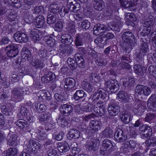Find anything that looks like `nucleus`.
I'll return each instance as SVG.
<instances>
[{"label":"nucleus","instance_id":"338daca9","mask_svg":"<svg viewBox=\"0 0 156 156\" xmlns=\"http://www.w3.org/2000/svg\"><path fill=\"white\" fill-rule=\"evenodd\" d=\"M155 117V116L154 114H150L147 115L145 117V120L147 121H149Z\"/></svg>","mask_w":156,"mask_h":156},{"label":"nucleus","instance_id":"473e14b6","mask_svg":"<svg viewBox=\"0 0 156 156\" xmlns=\"http://www.w3.org/2000/svg\"><path fill=\"white\" fill-rule=\"evenodd\" d=\"M75 58L77 64H78L80 67H83L84 66V60L79 54H76L75 55Z\"/></svg>","mask_w":156,"mask_h":156},{"label":"nucleus","instance_id":"423d86ee","mask_svg":"<svg viewBox=\"0 0 156 156\" xmlns=\"http://www.w3.org/2000/svg\"><path fill=\"white\" fill-rule=\"evenodd\" d=\"M135 92L138 94H143L144 95L147 96L151 94V90L149 87L139 85L136 87Z\"/></svg>","mask_w":156,"mask_h":156},{"label":"nucleus","instance_id":"8fccbe9b","mask_svg":"<svg viewBox=\"0 0 156 156\" xmlns=\"http://www.w3.org/2000/svg\"><path fill=\"white\" fill-rule=\"evenodd\" d=\"M82 37L80 35L76 36L75 41V44L76 46H81L83 44Z\"/></svg>","mask_w":156,"mask_h":156},{"label":"nucleus","instance_id":"a878e982","mask_svg":"<svg viewBox=\"0 0 156 156\" xmlns=\"http://www.w3.org/2000/svg\"><path fill=\"white\" fill-rule=\"evenodd\" d=\"M18 151L16 148H10L5 152L6 156H16Z\"/></svg>","mask_w":156,"mask_h":156},{"label":"nucleus","instance_id":"5fc2aeb1","mask_svg":"<svg viewBox=\"0 0 156 156\" xmlns=\"http://www.w3.org/2000/svg\"><path fill=\"white\" fill-rule=\"evenodd\" d=\"M62 23L61 21H59L55 24V30L57 31H60L62 29Z\"/></svg>","mask_w":156,"mask_h":156},{"label":"nucleus","instance_id":"4c0bfd02","mask_svg":"<svg viewBox=\"0 0 156 156\" xmlns=\"http://www.w3.org/2000/svg\"><path fill=\"white\" fill-rule=\"evenodd\" d=\"M105 41V39L103 37V35L98 37L94 40L95 42L98 45L101 47L102 46V44H104Z\"/></svg>","mask_w":156,"mask_h":156},{"label":"nucleus","instance_id":"864d4df0","mask_svg":"<svg viewBox=\"0 0 156 156\" xmlns=\"http://www.w3.org/2000/svg\"><path fill=\"white\" fill-rule=\"evenodd\" d=\"M32 65L36 68H38L41 67L42 64L39 60H36L33 61Z\"/></svg>","mask_w":156,"mask_h":156},{"label":"nucleus","instance_id":"0e129e2a","mask_svg":"<svg viewBox=\"0 0 156 156\" xmlns=\"http://www.w3.org/2000/svg\"><path fill=\"white\" fill-rule=\"evenodd\" d=\"M141 49L143 53H146L148 49V46L146 43H143Z\"/></svg>","mask_w":156,"mask_h":156},{"label":"nucleus","instance_id":"49530a36","mask_svg":"<svg viewBox=\"0 0 156 156\" xmlns=\"http://www.w3.org/2000/svg\"><path fill=\"white\" fill-rule=\"evenodd\" d=\"M122 82L123 83V85L126 87L130 86L132 85L134 83V80L133 79H129V81L128 82H127L126 79H123L122 80Z\"/></svg>","mask_w":156,"mask_h":156},{"label":"nucleus","instance_id":"603ef678","mask_svg":"<svg viewBox=\"0 0 156 156\" xmlns=\"http://www.w3.org/2000/svg\"><path fill=\"white\" fill-rule=\"evenodd\" d=\"M56 20L55 17L53 16L49 15L47 19V22L49 24H53L55 22Z\"/></svg>","mask_w":156,"mask_h":156},{"label":"nucleus","instance_id":"e2e57ef3","mask_svg":"<svg viewBox=\"0 0 156 156\" xmlns=\"http://www.w3.org/2000/svg\"><path fill=\"white\" fill-rule=\"evenodd\" d=\"M28 111L27 109L24 107H22L21 108L20 110V113L21 115L23 116H26L27 115Z\"/></svg>","mask_w":156,"mask_h":156},{"label":"nucleus","instance_id":"69168bd1","mask_svg":"<svg viewBox=\"0 0 156 156\" xmlns=\"http://www.w3.org/2000/svg\"><path fill=\"white\" fill-rule=\"evenodd\" d=\"M38 138L40 140H43L45 139L46 137V135L44 133L40 132L37 135Z\"/></svg>","mask_w":156,"mask_h":156},{"label":"nucleus","instance_id":"052dcab7","mask_svg":"<svg viewBox=\"0 0 156 156\" xmlns=\"http://www.w3.org/2000/svg\"><path fill=\"white\" fill-rule=\"evenodd\" d=\"M114 36L113 34L111 33H108L106 34L103 35V37L105 39L106 41L107 40L113 38Z\"/></svg>","mask_w":156,"mask_h":156},{"label":"nucleus","instance_id":"774afa93","mask_svg":"<svg viewBox=\"0 0 156 156\" xmlns=\"http://www.w3.org/2000/svg\"><path fill=\"white\" fill-rule=\"evenodd\" d=\"M55 99L58 101H62L64 100V98L60 95L58 94H56L55 95Z\"/></svg>","mask_w":156,"mask_h":156},{"label":"nucleus","instance_id":"4be33fe9","mask_svg":"<svg viewBox=\"0 0 156 156\" xmlns=\"http://www.w3.org/2000/svg\"><path fill=\"white\" fill-rule=\"evenodd\" d=\"M115 138L120 142H123L125 139V137L123 135V131L120 129L116 131L115 134Z\"/></svg>","mask_w":156,"mask_h":156},{"label":"nucleus","instance_id":"6ab92c4d","mask_svg":"<svg viewBox=\"0 0 156 156\" xmlns=\"http://www.w3.org/2000/svg\"><path fill=\"white\" fill-rule=\"evenodd\" d=\"M125 20L128 25H132V23L136 20L135 15L132 13H128L125 15Z\"/></svg>","mask_w":156,"mask_h":156},{"label":"nucleus","instance_id":"f704fd0d","mask_svg":"<svg viewBox=\"0 0 156 156\" xmlns=\"http://www.w3.org/2000/svg\"><path fill=\"white\" fill-rule=\"evenodd\" d=\"M23 19L27 23L30 24L33 22V17L31 14L26 13L24 16Z\"/></svg>","mask_w":156,"mask_h":156},{"label":"nucleus","instance_id":"4468645a","mask_svg":"<svg viewBox=\"0 0 156 156\" xmlns=\"http://www.w3.org/2000/svg\"><path fill=\"white\" fill-rule=\"evenodd\" d=\"M106 31V26L103 24H98L94 28V34L96 35H99Z\"/></svg>","mask_w":156,"mask_h":156},{"label":"nucleus","instance_id":"37998d69","mask_svg":"<svg viewBox=\"0 0 156 156\" xmlns=\"http://www.w3.org/2000/svg\"><path fill=\"white\" fill-rule=\"evenodd\" d=\"M90 26V23L87 20H84L81 23L80 27L83 29L87 30L88 29Z\"/></svg>","mask_w":156,"mask_h":156},{"label":"nucleus","instance_id":"f03ea898","mask_svg":"<svg viewBox=\"0 0 156 156\" xmlns=\"http://www.w3.org/2000/svg\"><path fill=\"white\" fill-rule=\"evenodd\" d=\"M18 46L16 44H12L6 47L7 54L9 57H15L18 53Z\"/></svg>","mask_w":156,"mask_h":156},{"label":"nucleus","instance_id":"ddd939ff","mask_svg":"<svg viewBox=\"0 0 156 156\" xmlns=\"http://www.w3.org/2000/svg\"><path fill=\"white\" fill-rule=\"evenodd\" d=\"M105 87L106 90H108L109 89L111 92L113 91V90L116 88H117L119 86L117 81L115 80H111L110 81H107L105 83Z\"/></svg>","mask_w":156,"mask_h":156},{"label":"nucleus","instance_id":"cd10ccee","mask_svg":"<svg viewBox=\"0 0 156 156\" xmlns=\"http://www.w3.org/2000/svg\"><path fill=\"white\" fill-rule=\"evenodd\" d=\"M21 56L23 58L28 60V58L31 56L30 52L26 48H24L21 52Z\"/></svg>","mask_w":156,"mask_h":156},{"label":"nucleus","instance_id":"aec40b11","mask_svg":"<svg viewBox=\"0 0 156 156\" xmlns=\"http://www.w3.org/2000/svg\"><path fill=\"white\" fill-rule=\"evenodd\" d=\"M64 82V87L68 89L72 88L75 84V80L71 78H67L65 79Z\"/></svg>","mask_w":156,"mask_h":156},{"label":"nucleus","instance_id":"0eeeda50","mask_svg":"<svg viewBox=\"0 0 156 156\" xmlns=\"http://www.w3.org/2000/svg\"><path fill=\"white\" fill-rule=\"evenodd\" d=\"M112 145L111 141L108 139L103 141L102 147L100 149V153L103 155H105L107 152L108 149H109L112 147Z\"/></svg>","mask_w":156,"mask_h":156},{"label":"nucleus","instance_id":"a19ab883","mask_svg":"<svg viewBox=\"0 0 156 156\" xmlns=\"http://www.w3.org/2000/svg\"><path fill=\"white\" fill-rule=\"evenodd\" d=\"M64 136V133L62 131L60 132L57 134H54L53 135V138L58 141L62 140Z\"/></svg>","mask_w":156,"mask_h":156},{"label":"nucleus","instance_id":"de8ad7c7","mask_svg":"<svg viewBox=\"0 0 156 156\" xmlns=\"http://www.w3.org/2000/svg\"><path fill=\"white\" fill-rule=\"evenodd\" d=\"M103 134L107 137H109L113 134L112 130L110 128L106 129L103 132Z\"/></svg>","mask_w":156,"mask_h":156},{"label":"nucleus","instance_id":"a211bd4d","mask_svg":"<svg viewBox=\"0 0 156 156\" xmlns=\"http://www.w3.org/2000/svg\"><path fill=\"white\" fill-rule=\"evenodd\" d=\"M58 150L61 152H65L68 151L69 146L68 143L66 141L59 143L58 146Z\"/></svg>","mask_w":156,"mask_h":156},{"label":"nucleus","instance_id":"58836bf2","mask_svg":"<svg viewBox=\"0 0 156 156\" xmlns=\"http://www.w3.org/2000/svg\"><path fill=\"white\" fill-rule=\"evenodd\" d=\"M16 125L18 126L20 129H23L26 125L27 124V122L24 120L20 119L16 122Z\"/></svg>","mask_w":156,"mask_h":156},{"label":"nucleus","instance_id":"79ce46f5","mask_svg":"<svg viewBox=\"0 0 156 156\" xmlns=\"http://www.w3.org/2000/svg\"><path fill=\"white\" fill-rule=\"evenodd\" d=\"M44 40L47 44L50 45L51 46L53 44L54 42L55 41L49 35L45 36L44 38Z\"/></svg>","mask_w":156,"mask_h":156},{"label":"nucleus","instance_id":"6e6552de","mask_svg":"<svg viewBox=\"0 0 156 156\" xmlns=\"http://www.w3.org/2000/svg\"><path fill=\"white\" fill-rule=\"evenodd\" d=\"M59 109L61 113L65 116L68 115L73 111V108L72 106L68 104L62 105Z\"/></svg>","mask_w":156,"mask_h":156},{"label":"nucleus","instance_id":"5701e85b","mask_svg":"<svg viewBox=\"0 0 156 156\" xmlns=\"http://www.w3.org/2000/svg\"><path fill=\"white\" fill-rule=\"evenodd\" d=\"M44 19L41 16H39L35 19V25L37 27L40 28L42 27L44 23Z\"/></svg>","mask_w":156,"mask_h":156},{"label":"nucleus","instance_id":"e433bc0d","mask_svg":"<svg viewBox=\"0 0 156 156\" xmlns=\"http://www.w3.org/2000/svg\"><path fill=\"white\" fill-rule=\"evenodd\" d=\"M37 96L40 98H41L43 100H50L51 98L50 96H48L47 92L45 91H40L38 92Z\"/></svg>","mask_w":156,"mask_h":156},{"label":"nucleus","instance_id":"f3484780","mask_svg":"<svg viewBox=\"0 0 156 156\" xmlns=\"http://www.w3.org/2000/svg\"><path fill=\"white\" fill-rule=\"evenodd\" d=\"M119 111V107L114 105H110L108 108V113L111 115H116L118 114Z\"/></svg>","mask_w":156,"mask_h":156},{"label":"nucleus","instance_id":"412c9836","mask_svg":"<svg viewBox=\"0 0 156 156\" xmlns=\"http://www.w3.org/2000/svg\"><path fill=\"white\" fill-rule=\"evenodd\" d=\"M80 135V133L76 129H71L69 131L67 137L69 140H71L73 138H77Z\"/></svg>","mask_w":156,"mask_h":156},{"label":"nucleus","instance_id":"1a4fd4ad","mask_svg":"<svg viewBox=\"0 0 156 156\" xmlns=\"http://www.w3.org/2000/svg\"><path fill=\"white\" fill-rule=\"evenodd\" d=\"M105 107V105L103 104L101 102H98L96 106L93 109L94 112L95 113H98V115L102 116L106 112Z\"/></svg>","mask_w":156,"mask_h":156},{"label":"nucleus","instance_id":"dca6fc26","mask_svg":"<svg viewBox=\"0 0 156 156\" xmlns=\"http://www.w3.org/2000/svg\"><path fill=\"white\" fill-rule=\"evenodd\" d=\"M147 106L153 110H156V95H153L149 98Z\"/></svg>","mask_w":156,"mask_h":156},{"label":"nucleus","instance_id":"09e8293b","mask_svg":"<svg viewBox=\"0 0 156 156\" xmlns=\"http://www.w3.org/2000/svg\"><path fill=\"white\" fill-rule=\"evenodd\" d=\"M50 10L53 13H55L59 11V8L58 5L56 4L51 5L49 7Z\"/></svg>","mask_w":156,"mask_h":156},{"label":"nucleus","instance_id":"39448f33","mask_svg":"<svg viewBox=\"0 0 156 156\" xmlns=\"http://www.w3.org/2000/svg\"><path fill=\"white\" fill-rule=\"evenodd\" d=\"M121 18L119 17H116L114 20L110 23H108L107 27L106 26V30H110L115 29V27H119L122 23Z\"/></svg>","mask_w":156,"mask_h":156},{"label":"nucleus","instance_id":"13d9d810","mask_svg":"<svg viewBox=\"0 0 156 156\" xmlns=\"http://www.w3.org/2000/svg\"><path fill=\"white\" fill-rule=\"evenodd\" d=\"M43 8L42 6H37L34 8L33 11L34 13L39 14L43 11Z\"/></svg>","mask_w":156,"mask_h":156},{"label":"nucleus","instance_id":"ea45409f","mask_svg":"<svg viewBox=\"0 0 156 156\" xmlns=\"http://www.w3.org/2000/svg\"><path fill=\"white\" fill-rule=\"evenodd\" d=\"M145 144L148 146H156V139L152 138L148 139L146 141Z\"/></svg>","mask_w":156,"mask_h":156},{"label":"nucleus","instance_id":"680f3d73","mask_svg":"<svg viewBox=\"0 0 156 156\" xmlns=\"http://www.w3.org/2000/svg\"><path fill=\"white\" fill-rule=\"evenodd\" d=\"M151 29L150 27H144V28L142 31V33L143 34V35L145 36L148 34L150 33Z\"/></svg>","mask_w":156,"mask_h":156},{"label":"nucleus","instance_id":"f8f14e48","mask_svg":"<svg viewBox=\"0 0 156 156\" xmlns=\"http://www.w3.org/2000/svg\"><path fill=\"white\" fill-rule=\"evenodd\" d=\"M89 126L91 130L97 131L101 128V122L97 120H92L90 122Z\"/></svg>","mask_w":156,"mask_h":156},{"label":"nucleus","instance_id":"b1692460","mask_svg":"<svg viewBox=\"0 0 156 156\" xmlns=\"http://www.w3.org/2000/svg\"><path fill=\"white\" fill-rule=\"evenodd\" d=\"M135 72L140 75H142L146 71V68L144 66H141L140 65H135L134 67Z\"/></svg>","mask_w":156,"mask_h":156},{"label":"nucleus","instance_id":"4d7b16f0","mask_svg":"<svg viewBox=\"0 0 156 156\" xmlns=\"http://www.w3.org/2000/svg\"><path fill=\"white\" fill-rule=\"evenodd\" d=\"M9 41V39L7 37H4L1 40L0 44L1 45H3L8 44Z\"/></svg>","mask_w":156,"mask_h":156},{"label":"nucleus","instance_id":"20e7f679","mask_svg":"<svg viewBox=\"0 0 156 156\" xmlns=\"http://www.w3.org/2000/svg\"><path fill=\"white\" fill-rule=\"evenodd\" d=\"M13 37L16 41L18 42H26L28 40V37L26 34L19 32L15 33Z\"/></svg>","mask_w":156,"mask_h":156},{"label":"nucleus","instance_id":"c9c22d12","mask_svg":"<svg viewBox=\"0 0 156 156\" xmlns=\"http://www.w3.org/2000/svg\"><path fill=\"white\" fill-rule=\"evenodd\" d=\"M68 65L72 69H75L77 67V63L75 60L71 58H69L67 60Z\"/></svg>","mask_w":156,"mask_h":156},{"label":"nucleus","instance_id":"9b49d317","mask_svg":"<svg viewBox=\"0 0 156 156\" xmlns=\"http://www.w3.org/2000/svg\"><path fill=\"white\" fill-rule=\"evenodd\" d=\"M122 6L130 11L135 9L132 0H119Z\"/></svg>","mask_w":156,"mask_h":156},{"label":"nucleus","instance_id":"bb28decb","mask_svg":"<svg viewBox=\"0 0 156 156\" xmlns=\"http://www.w3.org/2000/svg\"><path fill=\"white\" fill-rule=\"evenodd\" d=\"M120 118L122 122L125 124H127L130 121V114L128 113L122 114L120 115Z\"/></svg>","mask_w":156,"mask_h":156},{"label":"nucleus","instance_id":"c03bdc74","mask_svg":"<svg viewBox=\"0 0 156 156\" xmlns=\"http://www.w3.org/2000/svg\"><path fill=\"white\" fill-rule=\"evenodd\" d=\"M73 15L74 18L76 20H80L83 18V15L80 10L75 12Z\"/></svg>","mask_w":156,"mask_h":156},{"label":"nucleus","instance_id":"9d476101","mask_svg":"<svg viewBox=\"0 0 156 156\" xmlns=\"http://www.w3.org/2000/svg\"><path fill=\"white\" fill-rule=\"evenodd\" d=\"M99 144V141L98 140H95L90 142H87L86 147L88 150L95 151L98 149Z\"/></svg>","mask_w":156,"mask_h":156},{"label":"nucleus","instance_id":"2eb2a0df","mask_svg":"<svg viewBox=\"0 0 156 156\" xmlns=\"http://www.w3.org/2000/svg\"><path fill=\"white\" fill-rule=\"evenodd\" d=\"M122 40L125 42L132 43L134 41V36L130 32L128 31L124 33L122 36Z\"/></svg>","mask_w":156,"mask_h":156},{"label":"nucleus","instance_id":"a18cd8bd","mask_svg":"<svg viewBox=\"0 0 156 156\" xmlns=\"http://www.w3.org/2000/svg\"><path fill=\"white\" fill-rule=\"evenodd\" d=\"M34 106L36 109L37 110V111L39 112H43L45 111L46 109V106L44 105H40L38 108V104L36 103L35 104Z\"/></svg>","mask_w":156,"mask_h":156},{"label":"nucleus","instance_id":"2f4dec72","mask_svg":"<svg viewBox=\"0 0 156 156\" xmlns=\"http://www.w3.org/2000/svg\"><path fill=\"white\" fill-rule=\"evenodd\" d=\"M106 93L103 90H99L98 92L97 93L95 94V96H97L98 99L101 98L104 99L107 97Z\"/></svg>","mask_w":156,"mask_h":156},{"label":"nucleus","instance_id":"bf43d9fd","mask_svg":"<svg viewBox=\"0 0 156 156\" xmlns=\"http://www.w3.org/2000/svg\"><path fill=\"white\" fill-rule=\"evenodd\" d=\"M93 106L90 104H88L87 105L84 106L83 108V110L85 112H90L93 110Z\"/></svg>","mask_w":156,"mask_h":156},{"label":"nucleus","instance_id":"72a5a7b5","mask_svg":"<svg viewBox=\"0 0 156 156\" xmlns=\"http://www.w3.org/2000/svg\"><path fill=\"white\" fill-rule=\"evenodd\" d=\"M37 30L31 31L30 34V37L34 41H39L40 39L39 35L37 33Z\"/></svg>","mask_w":156,"mask_h":156},{"label":"nucleus","instance_id":"6e6d98bb","mask_svg":"<svg viewBox=\"0 0 156 156\" xmlns=\"http://www.w3.org/2000/svg\"><path fill=\"white\" fill-rule=\"evenodd\" d=\"M58 122L59 125L62 127L66 126L68 125V122L65 119H59Z\"/></svg>","mask_w":156,"mask_h":156},{"label":"nucleus","instance_id":"393cba45","mask_svg":"<svg viewBox=\"0 0 156 156\" xmlns=\"http://www.w3.org/2000/svg\"><path fill=\"white\" fill-rule=\"evenodd\" d=\"M94 8L95 9L101 11L104 7V2L102 0H94Z\"/></svg>","mask_w":156,"mask_h":156},{"label":"nucleus","instance_id":"3c124183","mask_svg":"<svg viewBox=\"0 0 156 156\" xmlns=\"http://www.w3.org/2000/svg\"><path fill=\"white\" fill-rule=\"evenodd\" d=\"M117 95L119 98L123 100H126L128 98L127 95L122 91H119Z\"/></svg>","mask_w":156,"mask_h":156},{"label":"nucleus","instance_id":"7ed1b4c3","mask_svg":"<svg viewBox=\"0 0 156 156\" xmlns=\"http://www.w3.org/2000/svg\"><path fill=\"white\" fill-rule=\"evenodd\" d=\"M140 134L142 138H144L151 136L152 134V129L147 125H144L140 128Z\"/></svg>","mask_w":156,"mask_h":156},{"label":"nucleus","instance_id":"c85d7f7f","mask_svg":"<svg viewBox=\"0 0 156 156\" xmlns=\"http://www.w3.org/2000/svg\"><path fill=\"white\" fill-rule=\"evenodd\" d=\"M86 95L85 92L83 90H77L74 95V99L78 100L79 99L82 98Z\"/></svg>","mask_w":156,"mask_h":156},{"label":"nucleus","instance_id":"7c9ffc66","mask_svg":"<svg viewBox=\"0 0 156 156\" xmlns=\"http://www.w3.org/2000/svg\"><path fill=\"white\" fill-rule=\"evenodd\" d=\"M9 138L8 140V143L10 146L15 145L16 144V137L12 134H9Z\"/></svg>","mask_w":156,"mask_h":156},{"label":"nucleus","instance_id":"c756f323","mask_svg":"<svg viewBox=\"0 0 156 156\" xmlns=\"http://www.w3.org/2000/svg\"><path fill=\"white\" fill-rule=\"evenodd\" d=\"M32 143L31 148L32 151L34 152L35 153H39V150L41 148V145L39 143L34 141H33Z\"/></svg>","mask_w":156,"mask_h":156},{"label":"nucleus","instance_id":"f257e3e1","mask_svg":"<svg viewBox=\"0 0 156 156\" xmlns=\"http://www.w3.org/2000/svg\"><path fill=\"white\" fill-rule=\"evenodd\" d=\"M90 82H87L83 84V89L87 91L90 92L93 90V87L91 83L95 84L101 80V78L99 76L95 74H91L90 76Z\"/></svg>","mask_w":156,"mask_h":156}]
</instances>
